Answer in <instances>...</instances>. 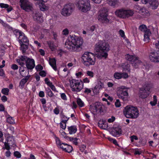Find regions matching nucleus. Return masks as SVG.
I'll return each mask as SVG.
<instances>
[{"mask_svg":"<svg viewBox=\"0 0 159 159\" xmlns=\"http://www.w3.org/2000/svg\"><path fill=\"white\" fill-rule=\"evenodd\" d=\"M77 103L79 106L80 107H82L85 106L84 102L80 98L77 99Z\"/></svg>","mask_w":159,"mask_h":159,"instance_id":"58836bf2","label":"nucleus"},{"mask_svg":"<svg viewBox=\"0 0 159 159\" xmlns=\"http://www.w3.org/2000/svg\"><path fill=\"white\" fill-rule=\"evenodd\" d=\"M86 148V146L84 144H81L80 147V150L82 152H84Z\"/></svg>","mask_w":159,"mask_h":159,"instance_id":"13d9d810","label":"nucleus"},{"mask_svg":"<svg viewBox=\"0 0 159 159\" xmlns=\"http://www.w3.org/2000/svg\"><path fill=\"white\" fill-rule=\"evenodd\" d=\"M20 44V48L21 50L22 51L23 53L25 52L27 48V46L25 44L22 43V44Z\"/></svg>","mask_w":159,"mask_h":159,"instance_id":"79ce46f5","label":"nucleus"},{"mask_svg":"<svg viewBox=\"0 0 159 159\" xmlns=\"http://www.w3.org/2000/svg\"><path fill=\"white\" fill-rule=\"evenodd\" d=\"M9 91V90L8 88H3L2 89L1 92L3 94L7 95L8 94Z\"/></svg>","mask_w":159,"mask_h":159,"instance_id":"37998d69","label":"nucleus"},{"mask_svg":"<svg viewBox=\"0 0 159 159\" xmlns=\"http://www.w3.org/2000/svg\"><path fill=\"white\" fill-rule=\"evenodd\" d=\"M43 68V67L42 66H41L40 65H37L35 67V69L37 71H40V70H42Z\"/></svg>","mask_w":159,"mask_h":159,"instance_id":"338daca9","label":"nucleus"},{"mask_svg":"<svg viewBox=\"0 0 159 159\" xmlns=\"http://www.w3.org/2000/svg\"><path fill=\"white\" fill-rule=\"evenodd\" d=\"M150 60L152 62H158V52H154L150 53L149 56Z\"/></svg>","mask_w":159,"mask_h":159,"instance_id":"aec40b11","label":"nucleus"},{"mask_svg":"<svg viewBox=\"0 0 159 159\" xmlns=\"http://www.w3.org/2000/svg\"><path fill=\"white\" fill-rule=\"evenodd\" d=\"M46 92L47 93L48 96L49 97H52L53 95V94L49 88H47L45 89Z\"/></svg>","mask_w":159,"mask_h":159,"instance_id":"a19ab883","label":"nucleus"},{"mask_svg":"<svg viewBox=\"0 0 159 159\" xmlns=\"http://www.w3.org/2000/svg\"><path fill=\"white\" fill-rule=\"evenodd\" d=\"M116 16L123 18L132 16L134 14V12L132 10H127L121 9L116 10L115 11Z\"/></svg>","mask_w":159,"mask_h":159,"instance_id":"9b49d317","label":"nucleus"},{"mask_svg":"<svg viewBox=\"0 0 159 159\" xmlns=\"http://www.w3.org/2000/svg\"><path fill=\"white\" fill-rule=\"evenodd\" d=\"M95 109L93 110V112L101 111L102 109V106L100 103L96 102L94 106Z\"/></svg>","mask_w":159,"mask_h":159,"instance_id":"c85d7f7f","label":"nucleus"},{"mask_svg":"<svg viewBox=\"0 0 159 159\" xmlns=\"http://www.w3.org/2000/svg\"><path fill=\"white\" fill-rule=\"evenodd\" d=\"M33 18L34 20L39 22H41L43 21L42 15L40 13H35L33 15Z\"/></svg>","mask_w":159,"mask_h":159,"instance_id":"b1692460","label":"nucleus"},{"mask_svg":"<svg viewBox=\"0 0 159 159\" xmlns=\"http://www.w3.org/2000/svg\"><path fill=\"white\" fill-rule=\"evenodd\" d=\"M104 87V84L100 81H98L93 90L94 93L97 94L100 90Z\"/></svg>","mask_w":159,"mask_h":159,"instance_id":"f3484780","label":"nucleus"},{"mask_svg":"<svg viewBox=\"0 0 159 159\" xmlns=\"http://www.w3.org/2000/svg\"><path fill=\"white\" fill-rule=\"evenodd\" d=\"M153 44L155 45V47L157 49H159V41L157 40Z\"/></svg>","mask_w":159,"mask_h":159,"instance_id":"69168bd1","label":"nucleus"},{"mask_svg":"<svg viewBox=\"0 0 159 159\" xmlns=\"http://www.w3.org/2000/svg\"><path fill=\"white\" fill-rule=\"evenodd\" d=\"M114 77L116 79H120L121 78L126 79L128 78L129 75L127 73L116 72L114 74Z\"/></svg>","mask_w":159,"mask_h":159,"instance_id":"a211bd4d","label":"nucleus"},{"mask_svg":"<svg viewBox=\"0 0 159 159\" xmlns=\"http://www.w3.org/2000/svg\"><path fill=\"white\" fill-rule=\"evenodd\" d=\"M7 121L10 124H13L15 123V121L13 118L11 117H9L7 119Z\"/></svg>","mask_w":159,"mask_h":159,"instance_id":"c03bdc74","label":"nucleus"},{"mask_svg":"<svg viewBox=\"0 0 159 159\" xmlns=\"http://www.w3.org/2000/svg\"><path fill=\"white\" fill-rule=\"evenodd\" d=\"M69 139L70 141H71L74 144L77 145L78 144V139L77 138H70Z\"/></svg>","mask_w":159,"mask_h":159,"instance_id":"49530a36","label":"nucleus"},{"mask_svg":"<svg viewBox=\"0 0 159 159\" xmlns=\"http://www.w3.org/2000/svg\"><path fill=\"white\" fill-rule=\"evenodd\" d=\"M70 85L72 91L79 92L83 89L84 84L82 80H76L75 79L70 80Z\"/></svg>","mask_w":159,"mask_h":159,"instance_id":"0eeeda50","label":"nucleus"},{"mask_svg":"<svg viewBox=\"0 0 159 159\" xmlns=\"http://www.w3.org/2000/svg\"><path fill=\"white\" fill-rule=\"evenodd\" d=\"M139 29L141 31L143 32H146L147 30H149L148 29L146 26L144 25H140L139 27Z\"/></svg>","mask_w":159,"mask_h":159,"instance_id":"4c0bfd02","label":"nucleus"},{"mask_svg":"<svg viewBox=\"0 0 159 159\" xmlns=\"http://www.w3.org/2000/svg\"><path fill=\"white\" fill-rule=\"evenodd\" d=\"M30 76V75H28L21 80L19 85V87L20 89H22L24 88L25 84L27 82Z\"/></svg>","mask_w":159,"mask_h":159,"instance_id":"5701e85b","label":"nucleus"},{"mask_svg":"<svg viewBox=\"0 0 159 159\" xmlns=\"http://www.w3.org/2000/svg\"><path fill=\"white\" fill-rule=\"evenodd\" d=\"M9 145H10L8 143H7L6 142H5V143H4L5 148H4L6 149L7 150H9V149H10V147Z\"/></svg>","mask_w":159,"mask_h":159,"instance_id":"680f3d73","label":"nucleus"},{"mask_svg":"<svg viewBox=\"0 0 159 159\" xmlns=\"http://www.w3.org/2000/svg\"><path fill=\"white\" fill-rule=\"evenodd\" d=\"M130 65L127 63L125 62L124 63L121 64L119 66V67H121L123 71H128V72L130 71Z\"/></svg>","mask_w":159,"mask_h":159,"instance_id":"a878e982","label":"nucleus"},{"mask_svg":"<svg viewBox=\"0 0 159 159\" xmlns=\"http://www.w3.org/2000/svg\"><path fill=\"white\" fill-rule=\"evenodd\" d=\"M54 138L56 144L58 147L66 152L69 153L72 151L73 148L71 146L61 143L59 139L55 135L54 136Z\"/></svg>","mask_w":159,"mask_h":159,"instance_id":"1a4fd4ad","label":"nucleus"},{"mask_svg":"<svg viewBox=\"0 0 159 159\" xmlns=\"http://www.w3.org/2000/svg\"><path fill=\"white\" fill-rule=\"evenodd\" d=\"M126 59L131 62L134 66L136 67L137 66L142 67L143 64L139 58L134 55L127 54L125 55Z\"/></svg>","mask_w":159,"mask_h":159,"instance_id":"6e6552de","label":"nucleus"},{"mask_svg":"<svg viewBox=\"0 0 159 159\" xmlns=\"http://www.w3.org/2000/svg\"><path fill=\"white\" fill-rule=\"evenodd\" d=\"M75 5L80 11L86 13L91 9V5L89 0H77Z\"/></svg>","mask_w":159,"mask_h":159,"instance_id":"20e7f679","label":"nucleus"},{"mask_svg":"<svg viewBox=\"0 0 159 159\" xmlns=\"http://www.w3.org/2000/svg\"><path fill=\"white\" fill-rule=\"evenodd\" d=\"M91 90L90 89L85 88L84 93L87 94H89L91 92Z\"/></svg>","mask_w":159,"mask_h":159,"instance_id":"774afa93","label":"nucleus"},{"mask_svg":"<svg viewBox=\"0 0 159 159\" xmlns=\"http://www.w3.org/2000/svg\"><path fill=\"white\" fill-rule=\"evenodd\" d=\"M44 81L45 83L49 87L52 84V82L47 78H45Z\"/></svg>","mask_w":159,"mask_h":159,"instance_id":"8fccbe9b","label":"nucleus"},{"mask_svg":"<svg viewBox=\"0 0 159 159\" xmlns=\"http://www.w3.org/2000/svg\"><path fill=\"white\" fill-rule=\"evenodd\" d=\"M69 33V31L66 28L63 30L62 34L64 35H67Z\"/></svg>","mask_w":159,"mask_h":159,"instance_id":"4d7b16f0","label":"nucleus"},{"mask_svg":"<svg viewBox=\"0 0 159 159\" xmlns=\"http://www.w3.org/2000/svg\"><path fill=\"white\" fill-rule=\"evenodd\" d=\"M68 130L70 134H74L77 131V128L75 126H71L68 127Z\"/></svg>","mask_w":159,"mask_h":159,"instance_id":"f704fd0d","label":"nucleus"},{"mask_svg":"<svg viewBox=\"0 0 159 159\" xmlns=\"http://www.w3.org/2000/svg\"><path fill=\"white\" fill-rule=\"evenodd\" d=\"M82 82L83 84V83L88 84L90 82V78L87 77H84L83 79Z\"/></svg>","mask_w":159,"mask_h":159,"instance_id":"de8ad7c7","label":"nucleus"},{"mask_svg":"<svg viewBox=\"0 0 159 159\" xmlns=\"http://www.w3.org/2000/svg\"><path fill=\"white\" fill-rule=\"evenodd\" d=\"M115 117L114 116H112L111 118L108 119V122L110 123H112L115 121Z\"/></svg>","mask_w":159,"mask_h":159,"instance_id":"052dcab7","label":"nucleus"},{"mask_svg":"<svg viewBox=\"0 0 159 159\" xmlns=\"http://www.w3.org/2000/svg\"><path fill=\"white\" fill-rule=\"evenodd\" d=\"M75 75L77 78H81L84 75L83 70L82 69H79L76 71Z\"/></svg>","mask_w":159,"mask_h":159,"instance_id":"2f4dec72","label":"nucleus"},{"mask_svg":"<svg viewBox=\"0 0 159 159\" xmlns=\"http://www.w3.org/2000/svg\"><path fill=\"white\" fill-rule=\"evenodd\" d=\"M149 87V85L148 84L146 86V87L143 86L144 89L143 90L141 89L140 90L139 92V96L140 97L144 98L148 96L149 94V91L150 89L148 88Z\"/></svg>","mask_w":159,"mask_h":159,"instance_id":"2eb2a0df","label":"nucleus"},{"mask_svg":"<svg viewBox=\"0 0 159 159\" xmlns=\"http://www.w3.org/2000/svg\"><path fill=\"white\" fill-rule=\"evenodd\" d=\"M61 98L64 100H67V97L66 95L64 93H61Z\"/></svg>","mask_w":159,"mask_h":159,"instance_id":"0e129e2a","label":"nucleus"},{"mask_svg":"<svg viewBox=\"0 0 159 159\" xmlns=\"http://www.w3.org/2000/svg\"><path fill=\"white\" fill-rule=\"evenodd\" d=\"M86 74L87 75L89 76V78H93L94 76V72L91 70H87L86 71Z\"/></svg>","mask_w":159,"mask_h":159,"instance_id":"ea45409f","label":"nucleus"},{"mask_svg":"<svg viewBox=\"0 0 159 159\" xmlns=\"http://www.w3.org/2000/svg\"><path fill=\"white\" fill-rule=\"evenodd\" d=\"M74 9V5L71 3L65 5L61 11V15L65 16H68L71 14Z\"/></svg>","mask_w":159,"mask_h":159,"instance_id":"9d476101","label":"nucleus"},{"mask_svg":"<svg viewBox=\"0 0 159 159\" xmlns=\"http://www.w3.org/2000/svg\"><path fill=\"white\" fill-rule=\"evenodd\" d=\"M118 33L120 36L123 38L124 39H125L128 42V39L126 38V36L125 35L124 31L122 30H120L118 32Z\"/></svg>","mask_w":159,"mask_h":159,"instance_id":"c9c22d12","label":"nucleus"},{"mask_svg":"<svg viewBox=\"0 0 159 159\" xmlns=\"http://www.w3.org/2000/svg\"><path fill=\"white\" fill-rule=\"evenodd\" d=\"M39 5L40 9L42 11H47L49 9V5L45 4L43 2L39 3Z\"/></svg>","mask_w":159,"mask_h":159,"instance_id":"bb28decb","label":"nucleus"},{"mask_svg":"<svg viewBox=\"0 0 159 159\" xmlns=\"http://www.w3.org/2000/svg\"><path fill=\"white\" fill-rule=\"evenodd\" d=\"M5 137L6 138L7 143H8L10 145H13V147L16 145L14 144V141L13 136L10 135L9 134H6L5 135Z\"/></svg>","mask_w":159,"mask_h":159,"instance_id":"412c9836","label":"nucleus"},{"mask_svg":"<svg viewBox=\"0 0 159 159\" xmlns=\"http://www.w3.org/2000/svg\"><path fill=\"white\" fill-rule=\"evenodd\" d=\"M130 138L131 142H133L134 140H138V138L136 136L134 135L131 136Z\"/></svg>","mask_w":159,"mask_h":159,"instance_id":"5fc2aeb1","label":"nucleus"},{"mask_svg":"<svg viewBox=\"0 0 159 159\" xmlns=\"http://www.w3.org/2000/svg\"><path fill=\"white\" fill-rule=\"evenodd\" d=\"M83 43V40L81 37L72 35L68 37L65 43V46L69 50L76 51L81 47Z\"/></svg>","mask_w":159,"mask_h":159,"instance_id":"f257e3e1","label":"nucleus"},{"mask_svg":"<svg viewBox=\"0 0 159 159\" xmlns=\"http://www.w3.org/2000/svg\"><path fill=\"white\" fill-rule=\"evenodd\" d=\"M128 89V88L123 85L118 87L117 89L116 94L118 98L124 101L128 100L129 98V93L127 91L124 90Z\"/></svg>","mask_w":159,"mask_h":159,"instance_id":"423d86ee","label":"nucleus"},{"mask_svg":"<svg viewBox=\"0 0 159 159\" xmlns=\"http://www.w3.org/2000/svg\"><path fill=\"white\" fill-rule=\"evenodd\" d=\"M137 7L140 8L139 12L143 16H147L148 15V11L145 8H140L138 6H137Z\"/></svg>","mask_w":159,"mask_h":159,"instance_id":"72a5a7b5","label":"nucleus"},{"mask_svg":"<svg viewBox=\"0 0 159 159\" xmlns=\"http://www.w3.org/2000/svg\"><path fill=\"white\" fill-rule=\"evenodd\" d=\"M115 105L116 107H119L121 106V102L120 100L117 99L116 100L115 103Z\"/></svg>","mask_w":159,"mask_h":159,"instance_id":"09e8293b","label":"nucleus"},{"mask_svg":"<svg viewBox=\"0 0 159 159\" xmlns=\"http://www.w3.org/2000/svg\"><path fill=\"white\" fill-rule=\"evenodd\" d=\"M20 5L21 8L27 12H30L33 9L32 4L28 0H20Z\"/></svg>","mask_w":159,"mask_h":159,"instance_id":"f8f14e48","label":"nucleus"},{"mask_svg":"<svg viewBox=\"0 0 159 159\" xmlns=\"http://www.w3.org/2000/svg\"><path fill=\"white\" fill-rule=\"evenodd\" d=\"M151 33L150 30H147L144 33V42L148 43L150 40V36L151 35Z\"/></svg>","mask_w":159,"mask_h":159,"instance_id":"393cba45","label":"nucleus"},{"mask_svg":"<svg viewBox=\"0 0 159 159\" xmlns=\"http://www.w3.org/2000/svg\"><path fill=\"white\" fill-rule=\"evenodd\" d=\"M26 66L28 69H32L35 67V61L33 59L28 58L26 62Z\"/></svg>","mask_w":159,"mask_h":159,"instance_id":"6ab92c4d","label":"nucleus"},{"mask_svg":"<svg viewBox=\"0 0 159 159\" xmlns=\"http://www.w3.org/2000/svg\"><path fill=\"white\" fill-rule=\"evenodd\" d=\"M149 4L152 7V9H156L157 8L158 3L157 0H151L149 1Z\"/></svg>","mask_w":159,"mask_h":159,"instance_id":"473e14b6","label":"nucleus"},{"mask_svg":"<svg viewBox=\"0 0 159 159\" xmlns=\"http://www.w3.org/2000/svg\"><path fill=\"white\" fill-rule=\"evenodd\" d=\"M95 50L98 52V57L101 58H106L110 50L109 44L104 41L100 40L95 45Z\"/></svg>","mask_w":159,"mask_h":159,"instance_id":"f03ea898","label":"nucleus"},{"mask_svg":"<svg viewBox=\"0 0 159 159\" xmlns=\"http://www.w3.org/2000/svg\"><path fill=\"white\" fill-rule=\"evenodd\" d=\"M107 9L103 8L98 12V19L102 23H107L109 22V20L107 18Z\"/></svg>","mask_w":159,"mask_h":159,"instance_id":"ddd939ff","label":"nucleus"},{"mask_svg":"<svg viewBox=\"0 0 159 159\" xmlns=\"http://www.w3.org/2000/svg\"><path fill=\"white\" fill-rule=\"evenodd\" d=\"M60 132L61 133L62 137L66 139L67 138L68 136H67L65 132L62 130L61 131H60Z\"/></svg>","mask_w":159,"mask_h":159,"instance_id":"e2e57ef3","label":"nucleus"},{"mask_svg":"<svg viewBox=\"0 0 159 159\" xmlns=\"http://www.w3.org/2000/svg\"><path fill=\"white\" fill-rule=\"evenodd\" d=\"M69 119V118H67L65 115H63L62 116V121L67 122Z\"/></svg>","mask_w":159,"mask_h":159,"instance_id":"6e6d98bb","label":"nucleus"},{"mask_svg":"<svg viewBox=\"0 0 159 159\" xmlns=\"http://www.w3.org/2000/svg\"><path fill=\"white\" fill-rule=\"evenodd\" d=\"M0 7L2 8H6L8 7V5L3 3H0Z\"/></svg>","mask_w":159,"mask_h":159,"instance_id":"bf43d9fd","label":"nucleus"},{"mask_svg":"<svg viewBox=\"0 0 159 159\" xmlns=\"http://www.w3.org/2000/svg\"><path fill=\"white\" fill-rule=\"evenodd\" d=\"M111 133L115 137H117L121 134V129L120 127L118 125H114L111 129Z\"/></svg>","mask_w":159,"mask_h":159,"instance_id":"4468645a","label":"nucleus"},{"mask_svg":"<svg viewBox=\"0 0 159 159\" xmlns=\"http://www.w3.org/2000/svg\"><path fill=\"white\" fill-rule=\"evenodd\" d=\"M108 139L110 141L112 142L115 145H118L116 139L110 137H109Z\"/></svg>","mask_w":159,"mask_h":159,"instance_id":"603ef678","label":"nucleus"},{"mask_svg":"<svg viewBox=\"0 0 159 159\" xmlns=\"http://www.w3.org/2000/svg\"><path fill=\"white\" fill-rule=\"evenodd\" d=\"M49 63L53 69L55 71L57 70L56 62L55 58H50Z\"/></svg>","mask_w":159,"mask_h":159,"instance_id":"cd10ccee","label":"nucleus"},{"mask_svg":"<svg viewBox=\"0 0 159 159\" xmlns=\"http://www.w3.org/2000/svg\"><path fill=\"white\" fill-rule=\"evenodd\" d=\"M66 123L61 121L60 123V126L61 128L63 129H65L66 127Z\"/></svg>","mask_w":159,"mask_h":159,"instance_id":"3c124183","label":"nucleus"},{"mask_svg":"<svg viewBox=\"0 0 159 159\" xmlns=\"http://www.w3.org/2000/svg\"><path fill=\"white\" fill-rule=\"evenodd\" d=\"M19 69L20 73V75L23 76H25L27 74H28L29 71L26 69L25 67H23L22 66Z\"/></svg>","mask_w":159,"mask_h":159,"instance_id":"c756f323","label":"nucleus"},{"mask_svg":"<svg viewBox=\"0 0 159 159\" xmlns=\"http://www.w3.org/2000/svg\"><path fill=\"white\" fill-rule=\"evenodd\" d=\"M81 58L83 64L86 66L93 65L95 64V57L93 54L90 52H84Z\"/></svg>","mask_w":159,"mask_h":159,"instance_id":"39448f33","label":"nucleus"},{"mask_svg":"<svg viewBox=\"0 0 159 159\" xmlns=\"http://www.w3.org/2000/svg\"><path fill=\"white\" fill-rule=\"evenodd\" d=\"M124 113L127 118L136 119L139 115L138 109L136 107L128 106L125 107L123 110Z\"/></svg>","mask_w":159,"mask_h":159,"instance_id":"7ed1b4c3","label":"nucleus"},{"mask_svg":"<svg viewBox=\"0 0 159 159\" xmlns=\"http://www.w3.org/2000/svg\"><path fill=\"white\" fill-rule=\"evenodd\" d=\"M157 96L154 95L153 96V100L150 102V104L152 106H155L157 103Z\"/></svg>","mask_w":159,"mask_h":159,"instance_id":"e433bc0d","label":"nucleus"},{"mask_svg":"<svg viewBox=\"0 0 159 159\" xmlns=\"http://www.w3.org/2000/svg\"><path fill=\"white\" fill-rule=\"evenodd\" d=\"M107 2L109 5L114 7L118 5L119 3L118 0H107Z\"/></svg>","mask_w":159,"mask_h":159,"instance_id":"7c9ffc66","label":"nucleus"},{"mask_svg":"<svg viewBox=\"0 0 159 159\" xmlns=\"http://www.w3.org/2000/svg\"><path fill=\"white\" fill-rule=\"evenodd\" d=\"M14 155L17 158H20L21 157L20 153L18 151H15L14 152Z\"/></svg>","mask_w":159,"mask_h":159,"instance_id":"864d4df0","label":"nucleus"},{"mask_svg":"<svg viewBox=\"0 0 159 159\" xmlns=\"http://www.w3.org/2000/svg\"><path fill=\"white\" fill-rule=\"evenodd\" d=\"M28 57L25 56H22L19 59H17V62L21 66L25 65V62H26Z\"/></svg>","mask_w":159,"mask_h":159,"instance_id":"4be33fe9","label":"nucleus"},{"mask_svg":"<svg viewBox=\"0 0 159 159\" xmlns=\"http://www.w3.org/2000/svg\"><path fill=\"white\" fill-rule=\"evenodd\" d=\"M17 32L18 33L19 35L18 39L19 42L20 44H22L23 43H28L29 40L24 33L19 30H18Z\"/></svg>","mask_w":159,"mask_h":159,"instance_id":"dca6fc26","label":"nucleus"},{"mask_svg":"<svg viewBox=\"0 0 159 159\" xmlns=\"http://www.w3.org/2000/svg\"><path fill=\"white\" fill-rule=\"evenodd\" d=\"M48 44L52 51H53L55 49V46L53 45L52 43L51 42H48Z\"/></svg>","mask_w":159,"mask_h":159,"instance_id":"a18cd8bd","label":"nucleus"}]
</instances>
